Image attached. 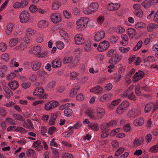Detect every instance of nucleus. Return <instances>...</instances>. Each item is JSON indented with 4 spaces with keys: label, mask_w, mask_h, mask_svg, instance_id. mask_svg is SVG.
<instances>
[{
    "label": "nucleus",
    "mask_w": 158,
    "mask_h": 158,
    "mask_svg": "<svg viewBox=\"0 0 158 158\" xmlns=\"http://www.w3.org/2000/svg\"><path fill=\"white\" fill-rule=\"evenodd\" d=\"M109 43L106 40L101 42L98 47V49L99 52H103L106 50L110 46Z\"/></svg>",
    "instance_id": "nucleus-1"
},
{
    "label": "nucleus",
    "mask_w": 158,
    "mask_h": 158,
    "mask_svg": "<svg viewBox=\"0 0 158 158\" xmlns=\"http://www.w3.org/2000/svg\"><path fill=\"white\" fill-rule=\"evenodd\" d=\"M59 104L58 102L52 101L49 102L45 104V108L46 110H48L52 109L55 108L56 106H59Z\"/></svg>",
    "instance_id": "nucleus-2"
},
{
    "label": "nucleus",
    "mask_w": 158,
    "mask_h": 158,
    "mask_svg": "<svg viewBox=\"0 0 158 158\" xmlns=\"http://www.w3.org/2000/svg\"><path fill=\"white\" fill-rule=\"evenodd\" d=\"M20 22L22 23H25L29 19V13L26 10L23 11L20 16Z\"/></svg>",
    "instance_id": "nucleus-3"
},
{
    "label": "nucleus",
    "mask_w": 158,
    "mask_h": 158,
    "mask_svg": "<svg viewBox=\"0 0 158 158\" xmlns=\"http://www.w3.org/2000/svg\"><path fill=\"white\" fill-rule=\"evenodd\" d=\"M144 76V73L141 71H139L136 73L133 76V81L136 82L142 78Z\"/></svg>",
    "instance_id": "nucleus-4"
},
{
    "label": "nucleus",
    "mask_w": 158,
    "mask_h": 158,
    "mask_svg": "<svg viewBox=\"0 0 158 158\" xmlns=\"http://www.w3.org/2000/svg\"><path fill=\"white\" fill-rule=\"evenodd\" d=\"M52 21L54 23H57L61 20L60 15L59 13H56L52 15L51 16Z\"/></svg>",
    "instance_id": "nucleus-5"
},
{
    "label": "nucleus",
    "mask_w": 158,
    "mask_h": 158,
    "mask_svg": "<svg viewBox=\"0 0 158 158\" xmlns=\"http://www.w3.org/2000/svg\"><path fill=\"white\" fill-rule=\"evenodd\" d=\"M88 23V21L86 19H85L84 18H81L78 20L76 24L78 28H83L86 27V24Z\"/></svg>",
    "instance_id": "nucleus-6"
},
{
    "label": "nucleus",
    "mask_w": 158,
    "mask_h": 158,
    "mask_svg": "<svg viewBox=\"0 0 158 158\" xmlns=\"http://www.w3.org/2000/svg\"><path fill=\"white\" fill-rule=\"evenodd\" d=\"M75 42L77 44H84L85 42L84 39L81 35H77L75 36Z\"/></svg>",
    "instance_id": "nucleus-7"
},
{
    "label": "nucleus",
    "mask_w": 158,
    "mask_h": 158,
    "mask_svg": "<svg viewBox=\"0 0 158 158\" xmlns=\"http://www.w3.org/2000/svg\"><path fill=\"white\" fill-rule=\"evenodd\" d=\"M120 4L119 3H116L115 4L112 3H109L107 6V9L110 11H114L118 10L120 6Z\"/></svg>",
    "instance_id": "nucleus-8"
},
{
    "label": "nucleus",
    "mask_w": 158,
    "mask_h": 158,
    "mask_svg": "<svg viewBox=\"0 0 158 158\" xmlns=\"http://www.w3.org/2000/svg\"><path fill=\"white\" fill-rule=\"evenodd\" d=\"M41 49L40 47L38 46H35L32 48H31L29 50V52L30 54L32 53L35 55H37L38 56L39 55V53L40 52Z\"/></svg>",
    "instance_id": "nucleus-9"
},
{
    "label": "nucleus",
    "mask_w": 158,
    "mask_h": 158,
    "mask_svg": "<svg viewBox=\"0 0 158 158\" xmlns=\"http://www.w3.org/2000/svg\"><path fill=\"white\" fill-rule=\"evenodd\" d=\"M105 32L104 31H100L95 35L94 39L96 41L98 42L105 36Z\"/></svg>",
    "instance_id": "nucleus-10"
},
{
    "label": "nucleus",
    "mask_w": 158,
    "mask_h": 158,
    "mask_svg": "<svg viewBox=\"0 0 158 158\" xmlns=\"http://www.w3.org/2000/svg\"><path fill=\"white\" fill-rule=\"evenodd\" d=\"M8 85L11 89L15 90L18 87L19 84L16 81H14L9 83Z\"/></svg>",
    "instance_id": "nucleus-11"
},
{
    "label": "nucleus",
    "mask_w": 158,
    "mask_h": 158,
    "mask_svg": "<svg viewBox=\"0 0 158 158\" xmlns=\"http://www.w3.org/2000/svg\"><path fill=\"white\" fill-rule=\"evenodd\" d=\"M32 68L34 71H37L40 68L41 65L40 62L35 61L31 63Z\"/></svg>",
    "instance_id": "nucleus-12"
},
{
    "label": "nucleus",
    "mask_w": 158,
    "mask_h": 158,
    "mask_svg": "<svg viewBox=\"0 0 158 158\" xmlns=\"http://www.w3.org/2000/svg\"><path fill=\"white\" fill-rule=\"evenodd\" d=\"M52 65L54 68H59L61 66V62L60 59H56L52 61Z\"/></svg>",
    "instance_id": "nucleus-13"
},
{
    "label": "nucleus",
    "mask_w": 158,
    "mask_h": 158,
    "mask_svg": "<svg viewBox=\"0 0 158 158\" xmlns=\"http://www.w3.org/2000/svg\"><path fill=\"white\" fill-rule=\"evenodd\" d=\"M97 116L99 118H102L105 114L104 109L101 108H98L97 109Z\"/></svg>",
    "instance_id": "nucleus-14"
},
{
    "label": "nucleus",
    "mask_w": 158,
    "mask_h": 158,
    "mask_svg": "<svg viewBox=\"0 0 158 158\" xmlns=\"http://www.w3.org/2000/svg\"><path fill=\"white\" fill-rule=\"evenodd\" d=\"M102 88L98 85L94 88L91 89H90V92L101 94L102 93Z\"/></svg>",
    "instance_id": "nucleus-15"
},
{
    "label": "nucleus",
    "mask_w": 158,
    "mask_h": 158,
    "mask_svg": "<svg viewBox=\"0 0 158 158\" xmlns=\"http://www.w3.org/2000/svg\"><path fill=\"white\" fill-rule=\"evenodd\" d=\"M154 106V105L153 103L149 102L145 106L144 108L145 112L146 113H148L152 109Z\"/></svg>",
    "instance_id": "nucleus-16"
},
{
    "label": "nucleus",
    "mask_w": 158,
    "mask_h": 158,
    "mask_svg": "<svg viewBox=\"0 0 158 158\" xmlns=\"http://www.w3.org/2000/svg\"><path fill=\"white\" fill-rule=\"evenodd\" d=\"M89 7V8L93 13L98 9V5L97 2H93L91 3Z\"/></svg>",
    "instance_id": "nucleus-17"
},
{
    "label": "nucleus",
    "mask_w": 158,
    "mask_h": 158,
    "mask_svg": "<svg viewBox=\"0 0 158 158\" xmlns=\"http://www.w3.org/2000/svg\"><path fill=\"white\" fill-rule=\"evenodd\" d=\"M144 122V120L142 118H139L136 119L134 122V124L135 126L142 125Z\"/></svg>",
    "instance_id": "nucleus-18"
},
{
    "label": "nucleus",
    "mask_w": 158,
    "mask_h": 158,
    "mask_svg": "<svg viewBox=\"0 0 158 158\" xmlns=\"http://www.w3.org/2000/svg\"><path fill=\"white\" fill-rule=\"evenodd\" d=\"M128 30V34L131 38H133L134 36L136 34V31L134 29L132 28H129Z\"/></svg>",
    "instance_id": "nucleus-19"
},
{
    "label": "nucleus",
    "mask_w": 158,
    "mask_h": 158,
    "mask_svg": "<svg viewBox=\"0 0 158 158\" xmlns=\"http://www.w3.org/2000/svg\"><path fill=\"white\" fill-rule=\"evenodd\" d=\"M19 41V40L18 39H11L9 42V46L10 47H13L16 45L18 43Z\"/></svg>",
    "instance_id": "nucleus-20"
},
{
    "label": "nucleus",
    "mask_w": 158,
    "mask_h": 158,
    "mask_svg": "<svg viewBox=\"0 0 158 158\" xmlns=\"http://www.w3.org/2000/svg\"><path fill=\"white\" fill-rule=\"evenodd\" d=\"M88 127L93 131H97L98 130V124L97 123H91L88 125Z\"/></svg>",
    "instance_id": "nucleus-21"
},
{
    "label": "nucleus",
    "mask_w": 158,
    "mask_h": 158,
    "mask_svg": "<svg viewBox=\"0 0 158 158\" xmlns=\"http://www.w3.org/2000/svg\"><path fill=\"white\" fill-rule=\"evenodd\" d=\"M31 41L30 39L27 37H24L22 40L21 45L23 46H26Z\"/></svg>",
    "instance_id": "nucleus-22"
},
{
    "label": "nucleus",
    "mask_w": 158,
    "mask_h": 158,
    "mask_svg": "<svg viewBox=\"0 0 158 158\" xmlns=\"http://www.w3.org/2000/svg\"><path fill=\"white\" fill-rule=\"evenodd\" d=\"M38 25L40 27L44 28L46 27L48 24V22L46 21L41 20L39 22Z\"/></svg>",
    "instance_id": "nucleus-23"
},
{
    "label": "nucleus",
    "mask_w": 158,
    "mask_h": 158,
    "mask_svg": "<svg viewBox=\"0 0 158 158\" xmlns=\"http://www.w3.org/2000/svg\"><path fill=\"white\" fill-rule=\"evenodd\" d=\"M13 116L15 119L20 121H23L25 120L24 118L21 115L18 114H14Z\"/></svg>",
    "instance_id": "nucleus-24"
},
{
    "label": "nucleus",
    "mask_w": 158,
    "mask_h": 158,
    "mask_svg": "<svg viewBox=\"0 0 158 158\" xmlns=\"http://www.w3.org/2000/svg\"><path fill=\"white\" fill-rule=\"evenodd\" d=\"M146 27V24L142 22L138 23L135 25V27L138 29H139L141 28H144Z\"/></svg>",
    "instance_id": "nucleus-25"
},
{
    "label": "nucleus",
    "mask_w": 158,
    "mask_h": 158,
    "mask_svg": "<svg viewBox=\"0 0 158 158\" xmlns=\"http://www.w3.org/2000/svg\"><path fill=\"white\" fill-rule=\"evenodd\" d=\"M61 35L62 36L65 40H66L68 42L69 40V37L67 32L64 31H62L60 33Z\"/></svg>",
    "instance_id": "nucleus-26"
},
{
    "label": "nucleus",
    "mask_w": 158,
    "mask_h": 158,
    "mask_svg": "<svg viewBox=\"0 0 158 158\" xmlns=\"http://www.w3.org/2000/svg\"><path fill=\"white\" fill-rule=\"evenodd\" d=\"M133 12L135 15L139 18H141L143 15V12L141 10H135Z\"/></svg>",
    "instance_id": "nucleus-27"
},
{
    "label": "nucleus",
    "mask_w": 158,
    "mask_h": 158,
    "mask_svg": "<svg viewBox=\"0 0 158 158\" xmlns=\"http://www.w3.org/2000/svg\"><path fill=\"white\" fill-rule=\"evenodd\" d=\"M64 113L65 116L67 117H69L72 115L73 111L71 109L67 108L65 109Z\"/></svg>",
    "instance_id": "nucleus-28"
},
{
    "label": "nucleus",
    "mask_w": 158,
    "mask_h": 158,
    "mask_svg": "<svg viewBox=\"0 0 158 158\" xmlns=\"http://www.w3.org/2000/svg\"><path fill=\"white\" fill-rule=\"evenodd\" d=\"M150 2L149 1L146 0L142 3V5L145 8H148L150 7L151 5Z\"/></svg>",
    "instance_id": "nucleus-29"
},
{
    "label": "nucleus",
    "mask_w": 158,
    "mask_h": 158,
    "mask_svg": "<svg viewBox=\"0 0 158 158\" xmlns=\"http://www.w3.org/2000/svg\"><path fill=\"white\" fill-rule=\"evenodd\" d=\"M111 96V95L110 94H105L101 97L100 99V101L103 102V99L105 100H108L110 99Z\"/></svg>",
    "instance_id": "nucleus-30"
},
{
    "label": "nucleus",
    "mask_w": 158,
    "mask_h": 158,
    "mask_svg": "<svg viewBox=\"0 0 158 158\" xmlns=\"http://www.w3.org/2000/svg\"><path fill=\"white\" fill-rule=\"evenodd\" d=\"M126 110L124 108L120 105L116 109L117 112L119 114H122L124 111Z\"/></svg>",
    "instance_id": "nucleus-31"
},
{
    "label": "nucleus",
    "mask_w": 158,
    "mask_h": 158,
    "mask_svg": "<svg viewBox=\"0 0 158 158\" xmlns=\"http://www.w3.org/2000/svg\"><path fill=\"white\" fill-rule=\"evenodd\" d=\"M15 131H19L21 133H26L27 131V130L20 127H16V128L15 129Z\"/></svg>",
    "instance_id": "nucleus-32"
},
{
    "label": "nucleus",
    "mask_w": 158,
    "mask_h": 158,
    "mask_svg": "<svg viewBox=\"0 0 158 158\" xmlns=\"http://www.w3.org/2000/svg\"><path fill=\"white\" fill-rule=\"evenodd\" d=\"M10 64L11 67L14 66L15 67H18L19 66V63L16 62V60L15 58H13L11 60Z\"/></svg>",
    "instance_id": "nucleus-33"
},
{
    "label": "nucleus",
    "mask_w": 158,
    "mask_h": 158,
    "mask_svg": "<svg viewBox=\"0 0 158 158\" xmlns=\"http://www.w3.org/2000/svg\"><path fill=\"white\" fill-rule=\"evenodd\" d=\"M29 9L32 13L38 11V8L34 4L31 5L29 7Z\"/></svg>",
    "instance_id": "nucleus-34"
},
{
    "label": "nucleus",
    "mask_w": 158,
    "mask_h": 158,
    "mask_svg": "<svg viewBox=\"0 0 158 158\" xmlns=\"http://www.w3.org/2000/svg\"><path fill=\"white\" fill-rule=\"evenodd\" d=\"M57 48L60 49H62L64 46V44L61 41H57L56 43Z\"/></svg>",
    "instance_id": "nucleus-35"
},
{
    "label": "nucleus",
    "mask_w": 158,
    "mask_h": 158,
    "mask_svg": "<svg viewBox=\"0 0 158 158\" xmlns=\"http://www.w3.org/2000/svg\"><path fill=\"white\" fill-rule=\"evenodd\" d=\"M60 4L58 2H53L52 4V9L56 10L58 9L60 6Z\"/></svg>",
    "instance_id": "nucleus-36"
},
{
    "label": "nucleus",
    "mask_w": 158,
    "mask_h": 158,
    "mask_svg": "<svg viewBox=\"0 0 158 158\" xmlns=\"http://www.w3.org/2000/svg\"><path fill=\"white\" fill-rule=\"evenodd\" d=\"M126 110L127 109L129 106V104L128 102L127 101H125L123 102L121 104H120Z\"/></svg>",
    "instance_id": "nucleus-37"
},
{
    "label": "nucleus",
    "mask_w": 158,
    "mask_h": 158,
    "mask_svg": "<svg viewBox=\"0 0 158 158\" xmlns=\"http://www.w3.org/2000/svg\"><path fill=\"white\" fill-rule=\"evenodd\" d=\"M158 149L157 144L151 147L150 148L149 151L151 152L155 153L157 152Z\"/></svg>",
    "instance_id": "nucleus-38"
},
{
    "label": "nucleus",
    "mask_w": 158,
    "mask_h": 158,
    "mask_svg": "<svg viewBox=\"0 0 158 158\" xmlns=\"http://www.w3.org/2000/svg\"><path fill=\"white\" fill-rule=\"evenodd\" d=\"M73 60V58L71 57H66L64 59L63 63L64 64H66L68 63H70Z\"/></svg>",
    "instance_id": "nucleus-39"
},
{
    "label": "nucleus",
    "mask_w": 158,
    "mask_h": 158,
    "mask_svg": "<svg viewBox=\"0 0 158 158\" xmlns=\"http://www.w3.org/2000/svg\"><path fill=\"white\" fill-rule=\"evenodd\" d=\"M124 149L123 147L120 148L116 152L115 156H119L124 151Z\"/></svg>",
    "instance_id": "nucleus-40"
},
{
    "label": "nucleus",
    "mask_w": 158,
    "mask_h": 158,
    "mask_svg": "<svg viewBox=\"0 0 158 158\" xmlns=\"http://www.w3.org/2000/svg\"><path fill=\"white\" fill-rule=\"evenodd\" d=\"M26 34L27 36H30L34 34V32L31 29L29 28L27 30Z\"/></svg>",
    "instance_id": "nucleus-41"
},
{
    "label": "nucleus",
    "mask_w": 158,
    "mask_h": 158,
    "mask_svg": "<svg viewBox=\"0 0 158 158\" xmlns=\"http://www.w3.org/2000/svg\"><path fill=\"white\" fill-rule=\"evenodd\" d=\"M63 14L66 19H69L71 17V14L66 10H64Z\"/></svg>",
    "instance_id": "nucleus-42"
},
{
    "label": "nucleus",
    "mask_w": 158,
    "mask_h": 158,
    "mask_svg": "<svg viewBox=\"0 0 158 158\" xmlns=\"http://www.w3.org/2000/svg\"><path fill=\"white\" fill-rule=\"evenodd\" d=\"M125 31L123 27L120 25H119L117 29V31L119 34H121L124 32Z\"/></svg>",
    "instance_id": "nucleus-43"
},
{
    "label": "nucleus",
    "mask_w": 158,
    "mask_h": 158,
    "mask_svg": "<svg viewBox=\"0 0 158 158\" xmlns=\"http://www.w3.org/2000/svg\"><path fill=\"white\" fill-rule=\"evenodd\" d=\"M129 113L131 115V117H135L138 115L137 111L133 109L129 111Z\"/></svg>",
    "instance_id": "nucleus-44"
},
{
    "label": "nucleus",
    "mask_w": 158,
    "mask_h": 158,
    "mask_svg": "<svg viewBox=\"0 0 158 158\" xmlns=\"http://www.w3.org/2000/svg\"><path fill=\"white\" fill-rule=\"evenodd\" d=\"M7 46L6 44L3 43L0 44V50L2 52H4L6 49Z\"/></svg>",
    "instance_id": "nucleus-45"
},
{
    "label": "nucleus",
    "mask_w": 158,
    "mask_h": 158,
    "mask_svg": "<svg viewBox=\"0 0 158 158\" xmlns=\"http://www.w3.org/2000/svg\"><path fill=\"white\" fill-rule=\"evenodd\" d=\"M127 98L131 100L135 101L136 99L135 95L134 94L133 92H131L130 94L127 95Z\"/></svg>",
    "instance_id": "nucleus-46"
},
{
    "label": "nucleus",
    "mask_w": 158,
    "mask_h": 158,
    "mask_svg": "<svg viewBox=\"0 0 158 158\" xmlns=\"http://www.w3.org/2000/svg\"><path fill=\"white\" fill-rule=\"evenodd\" d=\"M31 85L30 83L27 82V83L23 82L21 84L22 87L24 89H26L28 88Z\"/></svg>",
    "instance_id": "nucleus-47"
},
{
    "label": "nucleus",
    "mask_w": 158,
    "mask_h": 158,
    "mask_svg": "<svg viewBox=\"0 0 158 158\" xmlns=\"http://www.w3.org/2000/svg\"><path fill=\"white\" fill-rule=\"evenodd\" d=\"M119 50L121 52L123 53H126L129 50L130 48L129 47H127L126 48H125L123 47H119Z\"/></svg>",
    "instance_id": "nucleus-48"
},
{
    "label": "nucleus",
    "mask_w": 158,
    "mask_h": 158,
    "mask_svg": "<svg viewBox=\"0 0 158 158\" xmlns=\"http://www.w3.org/2000/svg\"><path fill=\"white\" fill-rule=\"evenodd\" d=\"M83 12L86 15H89L93 13L91 10L89 8V6L87 8H85L83 9Z\"/></svg>",
    "instance_id": "nucleus-49"
},
{
    "label": "nucleus",
    "mask_w": 158,
    "mask_h": 158,
    "mask_svg": "<svg viewBox=\"0 0 158 158\" xmlns=\"http://www.w3.org/2000/svg\"><path fill=\"white\" fill-rule=\"evenodd\" d=\"M56 85L55 82H49L47 85L48 88H50V89L53 88Z\"/></svg>",
    "instance_id": "nucleus-50"
},
{
    "label": "nucleus",
    "mask_w": 158,
    "mask_h": 158,
    "mask_svg": "<svg viewBox=\"0 0 158 158\" xmlns=\"http://www.w3.org/2000/svg\"><path fill=\"white\" fill-rule=\"evenodd\" d=\"M118 37L117 36H113L110 38V41L112 43H115L118 40Z\"/></svg>",
    "instance_id": "nucleus-51"
},
{
    "label": "nucleus",
    "mask_w": 158,
    "mask_h": 158,
    "mask_svg": "<svg viewBox=\"0 0 158 158\" xmlns=\"http://www.w3.org/2000/svg\"><path fill=\"white\" fill-rule=\"evenodd\" d=\"M15 76V74L14 73H11L7 77V80H9L13 79Z\"/></svg>",
    "instance_id": "nucleus-52"
},
{
    "label": "nucleus",
    "mask_w": 158,
    "mask_h": 158,
    "mask_svg": "<svg viewBox=\"0 0 158 158\" xmlns=\"http://www.w3.org/2000/svg\"><path fill=\"white\" fill-rule=\"evenodd\" d=\"M121 99H118L116 100H114L111 102V104L114 106L117 105L120 102Z\"/></svg>",
    "instance_id": "nucleus-53"
},
{
    "label": "nucleus",
    "mask_w": 158,
    "mask_h": 158,
    "mask_svg": "<svg viewBox=\"0 0 158 158\" xmlns=\"http://www.w3.org/2000/svg\"><path fill=\"white\" fill-rule=\"evenodd\" d=\"M35 154V151L32 149H29L27 150V156L31 154L34 155Z\"/></svg>",
    "instance_id": "nucleus-54"
},
{
    "label": "nucleus",
    "mask_w": 158,
    "mask_h": 158,
    "mask_svg": "<svg viewBox=\"0 0 158 158\" xmlns=\"http://www.w3.org/2000/svg\"><path fill=\"white\" fill-rule=\"evenodd\" d=\"M76 98L78 100H82L84 99V96L81 93L77 95Z\"/></svg>",
    "instance_id": "nucleus-55"
},
{
    "label": "nucleus",
    "mask_w": 158,
    "mask_h": 158,
    "mask_svg": "<svg viewBox=\"0 0 158 158\" xmlns=\"http://www.w3.org/2000/svg\"><path fill=\"white\" fill-rule=\"evenodd\" d=\"M130 123H128L123 127V129L125 131L127 132L130 130L131 127H130Z\"/></svg>",
    "instance_id": "nucleus-56"
},
{
    "label": "nucleus",
    "mask_w": 158,
    "mask_h": 158,
    "mask_svg": "<svg viewBox=\"0 0 158 158\" xmlns=\"http://www.w3.org/2000/svg\"><path fill=\"white\" fill-rule=\"evenodd\" d=\"M119 128H117L115 130H113L111 131L110 135L111 136H114L119 131Z\"/></svg>",
    "instance_id": "nucleus-57"
},
{
    "label": "nucleus",
    "mask_w": 158,
    "mask_h": 158,
    "mask_svg": "<svg viewBox=\"0 0 158 158\" xmlns=\"http://www.w3.org/2000/svg\"><path fill=\"white\" fill-rule=\"evenodd\" d=\"M133 8L135 10H141V5L138 4H134L133 6Z\"/></svg>",
    "instance_id": "nucleus-58"
},
{
    "label": "nucleus",
    "mask_w": 158,
    "mask_h": 158,
    "mask_svg": "<svg viewBox=\"0 0 158 158\" xmlns=\"http://www.w3.org/2000/svg\"><path fill=\"white\" fill-rule=\"evenodd\" d=\"M62 158H73L72 155L68 153H65L62 156Z\"/></svg>",
    "instance_id": "nucleus-59"
},
{
    "label": "nucleus",
    "mask_w": 158,
    "mask_h": 158,
    "mask_svg": "<svg viewBox=\"0 0 158 158\" xmlns=\"http://www.w3.org/2000/svg\"><path fill=\"white\" fill-rule=\"evenodd\" d=\"M56 130V128L54 127H50L48 130V133L52 135L53 134L54 131Z\"/></svg>",
    "instance_id": "nucleus-60"
},
{
    "label": "nucleus",
    "mask_w": 158,
    "mask_h": 158,
    "mask_svg": "<svg viewBox=\"0 0 158 158\" xmlns=\"http://www.w3.org/2000/svg\"><path fill=\"white\" fill-rule=\"evenodd\" d=\"M0 113L1 115L2 116H5L6 115V111L3 108L0 107Z\"/></svg>",
    "instance_id": "nucleus-61"
},
{
    "label": "nucleus",
    "mask_w": 158,
    "mask_h": 158,
    "mask_svg": "<svg viewBox=\"0 0 158 158\" xmlns=\"http://www.w3.org/2000/svg\"><path fill=\"white\" fill-rule=\"evenodd\" d=\"M135 72V69L134 68L132 69L130 71V72L127 74V77L128 78L130 77L131 76V75L134 73Z\"/></svg>",
    "instance_id": "nucleus-62"
},
{
    "label": "nucleus",
    "mask_w": 158,
    "mask_h": 158,
    "mask_svg": "<svg viewBox=\"0 0 158 158\" xmlns=\"http://www.w3.org/2000/svg\"><path fill=\"white\" fill-rule=\"evenodd\" d=\"M2 58L6 61H7L9 59V56L7 54H5L2 55Z\"/></svg>",
    "instance_id": "nucleus-63"
},
{
    "label": "nucleus",
    "mask_w": 158,
    "mask_h": 158,
    "mask_svg": "<svg viewBox=\"0 0 158 158\" xmlns=\"http://www.w3.org/2000/svg\"><path fill=\"white\" fill-rule=\"evenodd\" d=\"M133 144L134 145L137 146L141 144V143L140 142L139 139L136 138L135 139V140Z\"/></svg>",
    "instance_id": "nucleus-64"
}]
</instances>
